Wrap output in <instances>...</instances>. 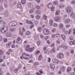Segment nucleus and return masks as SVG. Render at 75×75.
<instances>
[{
    "mask_svg": "<svg viewBox=\"0 0 75 75\" xmlns=\"http://www.w3.org/2000/svg\"><path fill=\"white\" fill-rule=\"evenodd\" d=\"M22 58L24 59H25L26 60H28L30 58V55L25 53V52H23L22 54Z\"/></svg>",
    "mask_w": 75,
    "mask_h": 75,
    "instance_id": "nucleus-1",
    "label": "nucleus"
},
{
    "mask_svg": "<svg viewBox=\"0 0 75 75\" xmlns=\"http://www.w3.org/2000/svg\"><path fill=\"white\" fill-rule=\"evenodd\" d=\"M9 27H16L17 25V22L13 21L10 22L9 24Z\"/></svg>",
    "mask_w": 75,
    "mask_h": 75,
    "instance_id": "nucleus-2",
    "label": "nucleus"
},
{
    "mask_svg": "<svg viewBox=\"0 0 75 75\" xmlns=\"http://www.w3.org/2000/svg\"><path fill=\"white\" fill-rule=\"evenodd\" d=\"M43 33L46 35H48L50 34V30L47 28H45L43 30Z\"/></svg>",
    "mask_w": 75,
    "mask_h": 75,
    "instance_id": "nucleus-3",
    "label": "nucleus"
},
{
    "mask_svg": "<svg viewBox=\"0 0 75 75\" xmlns=\"http://www.w3.org/2000/svg\"><path fill=\"white\" fill-rule=\"evenodd\" d=\"M66 11L67 12V13H71V11H72V8L70 6H68L66 8Z\"/></svg>",
    "mask_w": 75,
    "mask_h": 75,
    "instance_id": "nucleus-4",
    "label": "nucleus"
},
{
    "mask_svg": "<svg viewBox=\"0 0 75 75\" xmlns=\"http://www.w3.org/2000/svg\"><path fill=\"white\" fill-rule=\"evenodd\" d=\"M64 56V54L62 53L59 54L57 55V57L58 58H59V59L63 58Z\"/></svg>",
    "mask_w": 75,
    "mask_h": 75,
    "instance_id": "nucleus-5",
    "label": "nucleus"
},
{
    "mask_svg": "<svg viewBox=\"0 0 75 75\" xmlns=\"http://www.w3.org/2000/svg\"><path fill=\"white\" fill-rule=\"evenodd\" d=\"M5 24H6V22H5V21L2 20L0 21V28L1 27L4 26Z\"/></svg>",
    "mask_w": 75,
    "mask_h": 75,
    "instance_id": "nucleus-6",
    "label": "nucleus"
},
{
    "mask_svg": "<svg viewBox=\"0 0 75 75\" xmlns=\"http://www.w3.org/2000/svg\"><path fill=\"white\" fill-rule=\"evenodd\" d=\"M22 40H21V38L20 37H18L16 40V43L17 44H19L21 43Z\"/></svg>",
    "mask_w": 75,
    "mask_h": 75,
    "instance_id": "nucleus-7",
    "label": "nucleus"
},
{
    "mask_svg": "<svg viewBox=\"0 0 75 75\" xmlns=\"http://www.w3.org/2000/svg\"><path fill=\"white\" fill-rule=\"evenodd\" d=\"M52 62L55 64H58L59 62V61L58 60L54 59L52 60Z\"/></svg>",
    "mask_w": 75,
    "mask_h": 75,
    "instance_id": "nucleus-8",
    "label": "nucleus"
},
{
    "mask_svg": "<svg viewBox=\"0 0 75 75\" xmlns=\"http://www.w3.org/2000/svg\"><path fill=\"white\" fill-rule=\"evenodd\" d=\"M60 19H61V18H60V17L58 16H57L55 17L54 18V20L55 21L57 22V21H59Z\"/></svg>",
    "mask_w": 75,
    "mask_h": 75,
    "instance_id": "nucleus-9",
    "label": "nucleus"
},
{
    "mask_svg": "<svg viewBox=\"0 0 75 75\" xmlns=\"http://www.w3.org/2000/svg\"><path fill=\"white\" fill-rule=\"evenodd\" d=\"M65 5L62 3L59 4L58 5V7L60 8H63L65 7Z\"/></svg>",
    "mask_w": 75,
    "mask_h": 75,
    "instance_id": "nucleus-10",
    "label": "nucleus"
},
{
    "mask_svg": "<svg viewBox=\"0 0 75 75\" xmlns=\"http://www.w3.org/2000/svg\"><path fill=\"white\" fill-rule=\"evenodd\" d=\"M6 36L7 37H10L11 36V33L10 32H8L6 33Z\"/></svg>",
    "mask_w": 75,
    "mask_h": 75,
    "instance_id": "nucleus-11",
    "label": "nucleus"
},
{
    "mask_svg": "<svg viewBox=\"0 0 75 75\" xmlns=\"http://www.w3.org/2000/svg\"><path fill=\"white\" fill-rule=\"evenodd\" d=\"M17 7L18 8H20V9H22V5L21 4V3L20 2H19L17 4Z\"/></svg>",
    "mask_w": 75,
    "mask_h": 75,
    "instance_id": "nucleus-12",
    "label": "nucleus"
},
{
    "mask_svg": "<svg viewBox=\"0 0 75 75\" xmlns=\"http://www.w3.org/2000/svg\"><path fill=\"white\" fill-rule=\"evenodd\" d=\"M47 48H48V47L47 46H45L44 47V48H43V50L44 51L45 54H47V52H48Z\"/></svg>",
    "mask_w": 75,
    "mask_h": 75,
    "instance_id": "nucleus-13",
    "label": "nucleus"
},
{
    "mask_svg": "<svg viewBox=\"0 0 75 75\" xmlns=\"http://www.w3.org/2000/svg\"><path fill=\"white\" fill-rule=\"evenodd\" d=\"M30 48L31 47H30V45H27L25 49V51H28Z\"/></svg>",
    "mask_w": 75,
    "mask_h": 75,
    "instance_id": "nucleus-14",
    "label": "nucleus"
},
{
    "mask_svg": "<svg viewBox=\"0 0 75 75\" xmlns=\"http://www.w3.org/2000/svg\"><path fill=\"white\" fill-rule=\"evenodd\" d=\"M34 50V47L30 48L27 51L28 52H32V51H33Z\"/></svg>",
    "mask_w": 75,
    "mask_h": 75,
    "instance_id": "nucleus-15",
    "label": "nucleus"
},
{
    "mask_svg": "<svg viewBox=\"0 0 75 75\" xmlns=\"http://www.w3.org/2000/svg\"><path fill=\"white\" fill-rule=\"evenodd\" d=\"M61 37L63 40H66V36H65V35L64 34H62L61 35Z\"/></svg>",
    "mask_w": 75,
    "mask_h": 75,
    "instance_id": "nucleus-16",
    "label": "nucleus"
},
{
    "mask_svg": "<svg viewBox=\"0 0 75 75\" xmlns=\"http://www.w3.org/2000/svg\"><path fill=\"white\" fill-rule=\"evenodd\" d=\"M50 67L51 69H54L55 68V65L51 63L50 64Z\"/></svg>",
    "mask_w": 75,
    "mask_h": 75,
    "instance_id": "nucleus-17",
    "label": "nucleus"
},
{
    "mask_svg": "<svg viewBox=\"0 0 75 75\" xmlns=\"http://www.w3.org/2000/svg\"><path fill=\"white\" fill-rule=\"evenodd\" d=\"M53 21H54L53 20H50L49 21V24L50 25H51V26H52V25H53V24H54L53 23Z\"/></svg>",
    "mask_w": 75,
    "mask_h": 75,
    "instance_id": "nucleus-18",
    "label": "nucleus"
},
{
    "mask_svg": "<svg viewBox=\"0 0 75 75\" xmlns=\"http://www.w3.org/2000/svg\"><path fill=\"white\" fill-rule=\"evenodd\" d=\"M12 44V42H10L6 44V47L8 48H9L10 47V45Z\"/></svg>",
    "mask_w": 75,
    "mask_h": 75,
    "instance_id": "nucleus-19",
    "label": "nucleus"
},
{
    "mask_svg": "<svg viewBox=\"0 0 75 75\" xmlns=\"http://www.w3.org/2000/svg\"><path fill=\"white\" fill-rule=\"evenodd\" d=\"M4 28V30L6 32H7V31H8V28L7 26H5Z\"/></svg>",
    "mask_w": 75,
    "mask_h": 75,
    "instance_id": "nucleus-20",
    "label": "nucleus"
},
{
    "mask_svg": "<svg viewBox=\"0 0 75 75\" xmlns=\"http://www.w3.org/2000/svg\"><path fill=\"white\" fill-rule=\"evenodd\" d=\"M4 16L5 17H8V11H5L4 13Z\"/></svg>",
    "mask_w": 75,
    "mask_h": 75,
    "instance_id": "nucleus-21",
    "label": "nucleus"
},
{
    "mask_svg": "<svg viewBox=\"0 0 75 75\" xmlns=\"http://www.w3.org/2000/svg\"><path fill=\"white\" fill-rule=\"evenodd\" d=\"M47 6L49 8H51V7H52V4L51 3H50L48 4Z\"/></svg>",
    "mask_w": 75,
    "mask_h": 75,
    "instance_id": "nucleus-22",
    "label": "nucleus"
},
{
    "mask_svg": "<svg viewBox=\"0 0 75 75\" xmlns=\"http://www.w3.org/2000/svg\"><path fill=\"white\" fill-rule=\"evenodd\" d=\"M28 6L29 8H31L33 7V4L31 3H29L28 4Z\"/></svg>",
    "mask_w": 75,
    "mask_h": 75,
    "instance_id": "nucleus-23",
    "label": "nucleus"
},
{
    "mask_svg": "<svg viewBox=\"0 0 75 75\" xmlns=\"http://www.w3.org/2000/svg\"><path fill=\"white\" fill-rule=\"evenodd\" d=\"M35 11V9L34 8H33L31 10H29V12L30 13H34Z\"/></svg>",
    "mask_w": 75,
    "mask_h": 75,
    "instance_id": "nucleus-24",
    "label": "nucleus"
},
{
    "mask_svg": "<svg viewBox=\"0 0 75 75\" xmlns=\"http://www.w3.org/2000/svg\"><path fill=\"white\" fill-rule=\"evenodd\" d=\"M42 59V55L40 54L38 58V60H39V61H40Z\"/></svg>",
    "mask_w": 75,
    "mask_h": 75,
    "instance_id": "nucleus-25",
    "label": "nucleus"
},
{
    "mask_svg": "<svg viewBox=\"0 0 75 75\" xmlns=\"http://www.w3.org/2000/svg\"><path fill=\"white\" fill-rule=\"evenodd\" d=\"M59 10H57L56 11L55 15H56V16H57V15H59Z\"/></svg>",
    "mask_w": 75,
    "mask_h": 75,
    "instance_id": "nucleus-26",
    "label": "nucleus"
},
{
    "mask_svg": "<svg viewBox=\"0 0 75 75\" xmlns=\"http://www.w3.org/2000/svg\"><path fill=\"white\" fill-rule=\"evenodd\" d=\"M36 14L38 15H39V14H41V11H36Z\"/></svg>",
    "mask_w": 75,
    "mask_h": 75,
    "instance_id": "nucleus-27",
    "label": "nucleus"
},
{
    "mask_svg": "<svg viewBox=\"0 0 75 75\" xmlns=\"http://www.w3.org/2000/svg\"><path fill=\"white\" fill-rule=\"evenodd\" d=\"M26 3V0H21V3L22 4H25Z\"/></svg>",
    "mask_w": 75,
    "mask_h": 75,
    "instance_id": "nucleus-28",
    "label": "nucleus"
},
{
    "mask_svg": "<svg viewBox=\"0 0 75 75\" xmlns=\"http://www.w3.org/2000/svg\"><path fill=\"white\" fill-rule=\"evenodd\" d=\"M72 33V30L71 29H69V30L68 34L69 35H71V33Z\"/></svg>",
    "mask_w": 75,
    "mask_h": 75,
    "instance_id": "nucleus-29",
    "label": "nucleus"
},
{
    "mask_svg": "<svg viewBox=\"0 0 75 75\" xmlns=\"http://www.w3.org/2000/svg\"><path fill=\"white\" fill-rule=\"evenodd\" d=\"M25 34L26 35H29L31 34V32L29 31H27L25 32Z\"/></svg>",
    "mask_w": 75,
    "mask_h": 75,
    "instance_id": "nucleus-30",
    "label": "nucleus"
},
{
    "mask_svg": "<svg viewBox=\"0 0 75 75\" xmlns=\"http://www.w3.org/2000/svg\"><path fill=\"white\" fill-rule=\"evenodd\" d=\"M1 33H6V32L4 30V28L1 29Z\"/></svg>",
    "mask_w": 75,
    "mask_h": 75,
    "instance_id": "nucleus-31",
    "label": "nucleus"
},
{
    "mask_svg": "<svg viewBox=\"0 0 75 75\" xmlns=\"http://www.w3.org/2000/svg\"><path fill=\"white\" fill-rule=\"evenodd\" d=\"M63 27V24L61 23L59 25V28L60 29H62Z\"/></svg>",
    "mask_w": 75,
    "mask_h": 75,
    "instance_id": "nucleus-32",
    "label": "nucleus"
},
{
    "mask_svg": "<svg viewBox=\"0 0 75 75\" xmlns=\"http://www.w3.org/2000/svg\"><path fill=\"white\" fill-rule=\"evenodd\" d=\"M70 21V20L69 19H66L65 20V22L66 23H69V22Z\"/></svg>",
    "mask_w": 75,
    "mask_h": 75,
    "instance_id": "nucleus-33",
    "label": "nucleus"
},
{
    "mask_svg": "<svg viewBox=\"0 0 75 75\" xmlns=\"http://www.w3.org/2000/svg\"><path fill=\"white\" fill-rule=\"evenodd\" d=\"M51 31L53 33H54L56 31V29L55 28H53L52 30Z\"/></svg>",
    "mask_w": 75,
    "mask_h": 75,
    "instance_id": "nucleus-34",
    "label": "nucleus"
},
{
    "mask_svg": "<svg viewBox=\"0 0 75 75\" xmlns=\"http://www.w3.org/2000/svg\"><path fill=\"white\" fill-rule=\"evenodd\" d=\"M51 52H52L53 53H54L55 52V48H53L51 50Z\"/></svg>",
    "mask_w": 75,
    "mask_h": 75,
    "instance_id": "nucleus-35",
    "label": "nucleus"
},
{
    "mask_svg": "<svg viewBox=\"0 0 75 75\" xmlns=\"http://www.w3.org/2000/svg\"><path fill=\"white\" fill-rule=\"evenodd\" d=\"M53 26L54 27H57L58 26V24L56 23H54L53 25Z\"/></svg>",
    "mask_w": 75,
    "mask_h": 75,
    "instance_id": "nucleus-36",
    "label": "nucleus"
},
{
    "mask_svg": "<svg viewBox=\"0 0 75 75\" xmlns=\"http://www.w3.org/2000/svg\"><path fill=\"white\" fill-rule=\"evenodd\" d=\"M58 2L57 1H54L53 2V4L54 5H57V4H58Z\"/></svg>",
    "mask_w": 75,
    "mask_h": 75,
    "instance_id": "nucleus-37",
    "label": "nucleus"
},
{
    "mask_svg": "<svg viewBox=\"0 0 75 75\" xmlns=\"http://www.w3.org/2000/svg\"><path fill=\"white\" fill-rule=\"evenodd\" d=\"M43 18L44 20H47V16L46 15H44L43 16Z\"/></svg>",
    "mask_w": 75,
    "mask_h": 75,
    "instance_id": "nucleus-38",
    "label": "nucleus"
},
{
    "mask_svg": "<svg viewBox=\"0 0 75 75\" xmlns=\"http://www.w3.org/2000/svg\"><path fill=\"white\" fill-rule=\"evenodd\" d=\"M36 8L38 10H40L41 9V7L39 6H36Z\"/></svg>",
    "mask_w": 75,
    "mask_h": 75,
    "instance_id": "nucleus-39",
    "label": "nucleus"
},
{
    "mask_svg": "<svg viewBox=\"0 0 75 75\" xmlns=\"http://www.w3.org/2000/svg\"><path fill=\"white\" fill-rule=\"evenodd\" d=\"M38 30L39 31V32H41L42 29L41 28L39 27L38 28Z\"/></svg>",
    "mask_w": 75,
    "mask_h": 75,
    "instance_id": "nucleus-40",
    "label": "nucleus"
},
{
    "mask_svg": "<svg viewBox=\"0 0 75 75\" xmlns=\"http://www.w3.org/2000/svg\"><path fill=\"white\" fill-rule=\"evenodd\" d=\"M40 38H41V39H43L44 38V36L43 35L41 34L40 35Z\"/></svg>",
    "mask_w": 75,
    "mask_h": 75,
    "instance_id": "nucleus-41",
    "label": "nucleus"
},
{
    "mask_svg": "<svg viewBox=\"0 0 75 75\" xmlns=\"http://www.w3.org/2000/svg\"><path fill=\"white\" fill-rule=\"evenodd\" d=\"M37 44L38 46H40L41 44V41H39L37 42Z\"/></svg>",
    "mask_w": 75,
    "mask_h": 75,
    "instance_id": "nucleus-42",
    "label": "nucleus"
},
{
    "mask_svg": "<svg viewBox=\"0 0 75 75\" xmlns=\"http://www.w3.org/2000/svg\"><path fill=\"white\" fill-rule=\"evenodd\" d=\"M70 52L71 54H73L74 52V50L73 49H71L70 50Z\"/></svg>",
    "mask_w": 75,
    "mask_h": 75,
    "instance_id": "nucleus-43",
    "label": "nucleus"
},
{
    "mask_svg": "<svg viewBox=\"0 0 75 75\" xmlns=\"http://www.w3.org/2000/svg\"><path fill=\"white\" fill-rule=\"evenodd\" d=\"M56 36L57 37L59 38L60 37V34L59 33H57L56 34Z\"/></svg>",
    "mask_w": 75,
    "mask_h": 75,
    "instance_id": "nucleus-44",
    "label": "nucleus"
},
{
    "mask_svg": "<svg viewBox=\"0 0 75 75\" xmlns=\"http://www.w3.org/2000/svg\"><path fill=\"white\" fill-rule=\"evenodd\" d=\"M18 71V69H16L14 71V72L15 73H17Z\"/></svg>",
    "mask_w": 75,
    "mask_h": 75,
    "instance_id": "nucleus-45",
    "label": "nucleus"
},
{
    "mask_svg": "<svg viewBox=\"0 0 75 75\" xmlns=\"http://www.w3.org/2000/svg\"><path fill=\"white\" fill-rule=\"evenodd\" d=\"M40 50H38L35 53V55H38V54L40 53Z\"/></svg>",
    "mask_w": 75,
    "mask_h": 75,
    "instance_id": "nucleus-46",
    "label": "nucleus"
},
{
    "mask_svg": "<svg viewBox=\"0 0 75 75\" xmlns=\"http://www.w3.org/2000/svg\"><path fill=\"white\" fill-rule=\"evenodd\" d=\"M19 34L20 35H23V34H24V33L23 32L21 31H20L19 32Z\"/></svg>",
    "mask_w": 75,
    "mask_h": 75,
    "instance_id": "nucleus-47",
    "label": "nucleus"
},
{
    "mask_svg": "<svg viewBox=\"0 0 75 75\" xmlns=\"http://www.w3.org/2000/svg\"><path fill=\"white\" fill-rule=\"evenodd\" d=\"M49 38H50V36H46L45 37V39L46 40H47V39H49Z\"/></svg>",
    "mask_w": 75,
    "mask_h": 75,
    "instance_id": "nucleus-48",
    "label": "nucleus"
},
{
    "mask_svg": "<svg viewBox=\"0 0 75 75\" xmlns=\"http://www.w3.org/2000/svg\"><path fill=\"white\" fill-rule=\"evenodd\" d=\"M22 31L23 33H24L25 32V28H22Z\"/></svg>",
    "mask_w": 75,
    "mask_h": 75,
    "instance_id": "nucleus-49",
    "label": "nucleus"
},
{
    "mask_svg": "<svg viewBox=\"0 0 75 75\" xmlns=\"http://www.w3.org/2000/svg\"><path fill=\"white\" fill-rule=\"evenodd\" d=\"M3 53H4L3 51L1 50H0V55H2Z\"/></svg>",
    "mask_w": 75,
    "mask_h": 75,
    "instance_id": "nucleus-50",
    "label": "nucleus"
},
{
    "mask_svg": "<svg viewBox=\"0 0 75 75\" xmlns=\"http://www.w3.org/2000/svg\"><path fill=\"white\" fill-rule=\"evenodd\" d=\"M71 70V68L70 67H69L68 68V69L67 70V72H69V71H70Z\"/></svg>",
    "mask_w": 75,
    "mask_h": 75,
    "instance_id": "nucleus-51",
    "label": "nucleus"
},
{
    "mask_svg": "<svg viewBox=\"0 0 75 75\" xmlns=\"http://www.w3.org/2000/svg\"><path fill=\"white\" fill-rule=\"evenodd\" d=\"M54 43H53L52 44L50 45L51 47H54L55 45Z\"/></svg>",
    "mask_w": 75,
    "mask_h": 75,
    "instance_id": "nucleus-52",
    "label": "nucleus"
},
{
    "mask_svg": "<svg viewBox=\"0 0 75 75\" xmlns=\"http://www.w3.org/2000/svg\"><path fill=\"white\" fill-rule=\"evenodd\" d=\"M56 42L57 43V44H60V40H56Z\"/></svg>",
    "mask_w": 75,
    "mask_h": 75,
    "instance_id": "nucleus-53",
    "label": "nucleus"
},
{
    "mask_svg": "<svg viewBox=\"0 0 75 75\" xmlns=\"http://www.w3.org/2000/svg\"><path fill=\"white\" fill-rule=\"evenodd\" d=\"M75 15V14L74 13H71L70 14L71 17H74Z\"/></svg>",
    "mask_w": 75,
    "mask_h": 75,
    "instance_id": "nucleus-54",
    "label": "nucleus"
},
{
    "mask_svg": "<svg viewBox=\"0 0 75 75\" xmlns=\"http://www.w3.org/2000/svg\"><path fill=\"white\" fill-rule=\"evenodd\" d=\"M55 37V34H54L51 37L52 38H54Z\"/></svg>",
    "mask_w": 75,
    "mask_h": 75,
    "instance_id": "nucleus-55",
    "label": "nucleus"
},
{
    "mask_svg": "<svg viewBox=\"0 0 75 75\" xmlns=\"http://www.w3.org/2000/svg\"><path fill=\"white\" fill-rule=\"evenodd\" d=\"M69 75H75V72H72L71 74H69Z\"/></svg>",
    "mask_w": 75,
    "mask_h": 75,
    "instance_id": "nucleus-56",
    "label": "nucleus"
},
{
    "mask_svg": "<svg viewBox=\"0 0 75 75\" xmlns=\"http://www.w3.org/2000/svg\"><path fill=\"white\" fill-rule=\"evenodd\" d=\"M64 50H67V47L65 45H64L63 47Z\"/></svg>",
    "mask_w": 75,
    "mask_h": 75,
    "instance_id": "nucleus-57",
    "label": "nucleus"
},
{
    "mask_svg": "<svg viewBox=\"0 0 75 75\" xmlns=\"http://www.w3.org/2000/svg\"><path fill=\"white\" fill-rule=\"evenodd\" d=\"M69 44L71 45H74V44L73 43V41H71L69 42Z\"/></svg>",
    "mask_w": 75,
    "mask_h": 75,
    "instance_id": "nucleus-58",
    "label": "nucleus"
},
{
    "mask_svg": "<svg viewBox=\"0 0 75 75\" xmlns=\"http://www.w3.org/2000/svg\"><path fill=\"white\" fill-rule=\"evenodd\" d=\"M34 27V25H31L30 26V29H32V28H33V27Z\"/></svg>",
    "mask_w": 75,
    "mask_h": 75,
    "instance_id": "nucleus-59",
    "label": "nucleus"
},
{
    "mask_svg": "<svg viewBox=\"0 0 75 75\" xmlns=\"http://www.w3.org/2000/svg\"><path fill=\"white\" fill-rule=\"evenodd\" d=\"M36 18L37 19H40V16H36Z\"/></svg>",
    "mask_w": 75,
    "mask_h": 75,
    "instance_id": "nucleus-60",
    "label": "nucleus"
},
{
    "mask_svg": "<svg viewBox=\"0 0 75 75\" xmlns=\"http://www.w3.org/2000/svg\"><path fill=\"white\" fill-rule=\"evenodd\" d=\"M64 33H65L66 34H68V31H64Z\"/></svg>",
    "mask_w": 75,
    "mask_h": 75,
    "instance_id": "nucleus-61",
    "label": "nucleus"
},
{
    "mask_svg": "<svg viewBox=\"0 0 75 75\" xmlns=\"http://www.w3.org/2000/svg\"><path fill=\"white\" fill-rule=\"evenodd\" d=\"M4 74V72L3 71H1L0 72V75H3Z\"/></svg>",
    "mask_w": 75,
    "mask_h": 75,
    "instance_id": "nucleus-62",
    "label": "nucleus"
},
{
    "mask_svg": "<svg viewBox=\"0 0 75 75\" xmlns=\"http://www.w3.org/2000/svg\"><path fill=\"white\" fill-rule=\"evenodd\" d=\"M46 42L48 44H50V41L48 40H47Z\"/></svg>",
    "mask_w": 75,
    "mask_h": 75,
    "instance_id": "nucleus-63",
    "label": "nucleus"
},
{
    "mask_svg": "<svg viewBox=\"0 0 75 75\" xmlns=\"http://www.w3.org/2000/svg\"><path fill=\"white\" fill-rule=\"evenodd\" d=\"M75 61L74 60L73 61V63L72 65L73 67H74V66H75Z\"/></svg>",
    "mask_w": 75,
    "mask_h": 75,
    "instance_id": "nucleus-64",
    "label": "nucleus"
}]
</instances>
